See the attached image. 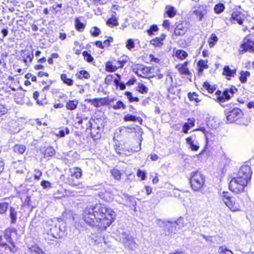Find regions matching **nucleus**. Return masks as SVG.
Listing matches in <instances>:
<instances>
[{"label":"nucleus","mask_w":254,"mask_h":254,"mask_svg":"<svg viewBox=\"0 0 254 254\" xmlns=\"http://www.w3.org/2000/svg\"><path fill=\"white\" fill-rule=\"evenodd\" d=\"M115 216V212L112 209L101 204L87 207L82 213L83 219L87 224L104 229L111 224Z\"/></svg>","instance_id":"1"},{"label":"nucleus","mask_w":254,"mask_h":254,"mask_svg":"<svg viewBox=\"0 0 254 254\" xmlns=\"http://www.w3.org/2000/svg\"><path fill=\"white\" fill-rule=\"evenodd\" d=\"M252 175L250 167L248 165L242 166L237 174V176L230 182L229 188L232 191L239 193L244 191L246 187L250 180Z\"/></svg>","instance_id":"2"},{"label":"nucleus","mask_w":254,"mask_h":254,"mask_svg":"<svg viewBox=\"0 0 254 254\" xmlns=\"http://www.w3.org/2000/svg\"><path fill=\"white\" fill-rule=\"evenodd\" d=\"M158 224L161 226L164 227L163 233L162 235L167 237V239H169L175 235L176 232L184 227L183 219L180 218L175 222L161 221L159 220Z\"/></svg>","instance_id":"3"},{"label":"nucleus","mask_w":254,"mask_h":254,"mask_svg":"<svg viewBox=\"0 0 254 254\" xmlns=\"http://www.w3.org/2000/svg\"><path fill=\"white\" fill-rule=\"evenodd\" d=\"M117 235L119 241L123 244L127 249L134 250L137 247L136 243L134 241L129 231L120 228L117 231Z\"/></svg>","instance_id":"4"},{"label":"nucleus","mask_w":254,"mask_h":254,"mask_svg":"<svg viewBox=\"0 0 254 254\" xmlns=\"http://www.w3.org/2000/svg\"><path fill=\"white\" fill-rule=\"evenodd\" d=\"M191 187L195 190H199L205 183V178L203 175L199 172H194L191 173L190 180Z\"/></svg>","instance_id":"5"},{"label":"nucleus","mask_w":254,"mask_h":254,"mask_svg":"<svg viewBox=\"0 0 254 254\" xmlns=\"http://www.w3.org/2000/svg\"><path fill=\"white\" fill-rule=\"evenodd\" d=\"M221 197L222 201L232 211H237L241 209L239 204L236 202V199L231 197L228 192L223 191L221 194Z\"/></svg>","instance_id":"6"},{"label":"nucleus","mask_w":254,"mask_h":254,"mask_svg":"<svg viewBox=\"0 0 254 254\" xmlns=\"http://www.w3.org/2000/svg\"><path fill=\"white\" fill-rule=\"evenodd\" d=\"M75 124L77 123L79 125H82L83 124L85 126H82V128H85L87 131L88 130H90L91 135H94V132L92 130V119H89L88 117L85 116L84 114H77L75 117Z\"/></svg>","instance_id":"7"},{"label":"nucleus","mask_w":254,"mask_h":254,"mask_svg":"<svg viewBox=\"0 0 254 254\" xmlns=\"http://www.w3.org/2000/svg\"><path fill=\"white\" fill-rule=\"evenodd\" d=\"M247 51L254 52V40H252L248 36L244 38L240 49L242 54Z\"/></svg>","instance_id":"8"},{"label":"nucleus","mask_w":254,"mask_h":254,"mask_svg":"<svg viewBox=\"0 0 254 254\" xmlns=\"http://www.w3.org/2000/svg\"><path fill=\"white\" fill-rule=\"evenodd\" d=\"M141 140L140 141L139 143V146L136 147V148H126V147H123L122 146H118L116 147L115 150L117 153L118 154H124L126 156H128L130 155V154L132 152H135L139 151L141 148Z\"/></svg>","instance_id":"9"},{"label":"nucleus","mask_w":254,"mask_h":254,"mask_svg":"<svg viewBox=\"0 0 254 254\" xmlns=\"http://www.w3.org/2000/svg\"><path fill=\"white\" fill-rule=\"evenodd\" d=\"M242 115V111L239 108H234L226 112V118L230 123L237 121L241 118Z\"/></svg>","instance_id":"10"},{"label":"nucleus","mask_w":254,"mask_h":254,"mask_svg":"<svg viewBox=\"0 0 254 254\" xmlns=\"http://www.w3.org/2000/svg\"><path fill=\"white\" fill-rule=\"evenodd\" d=\"M123 196L125 198V200L120 201L121 202V204L130 207L131 206L134 207L136 205V202L133 197L129 196L127 194H124Z\"/></svg>","instance_id":"11"},{"label":"nucleus","mask_w":254,"mask_h":254,"mask_svg":"<svg viewBox=\"0 0 254 254\" xmlns=\"http://www.w3.org/2000/svg\"><path fill=\"white\" fill-rule=\"evenodd\" d=\"M187 24L179 23L177 24L174 30V33L177 36H182L187 31Z\"/></svg>","instance_id":"12"},{"label":"nucleus","mask_w":254,"mask_h":254,"mask_svg":"<svg viewBox=\"0 0 254 254\" xmlns=\"http://www.w3.org/2000/svg\"><path fill=\"white\" fill-rule=\"evenodd\" d=\"M189 63L184 62L183 64H179L176 65V68L178 69L179 73L182 75H188L190 74V72L187 67Z\"/></svg>","instance_id":"13"},{"label":"nucleus","mask_w":254,"mask_h":254,"mask_svg":"<svg viewBox=\"0 0 254 254\" xmlns=\"http://www.w3.org/2000/svg\"><path fill=\"white\" fill-rule=\"evenodd\" d=\"M71 175H69L65 180V183L68 184L69 185L72 187H76L78 189H81L83 188V185L81 183H80L78 181L75 179Z\"/></svg>","instance_id":"14"},{"label":"nucleus","mask_w":254,"mask_h":254,"mask_svg":"<svg viewBox=\"0 0 254 254\" xmlns=\"http://www.w3.org/2000/svg\"><path fill=\"white\" fill-rule=\"evenodd\" d=\"M4 248L5 250L12 253H15L17 252V248L14 245L12 244V246L7 245L5 242L3 241V238L0 236V247Z\"/></svg>","instance_id":"15"},{"label":"nucleus","mask_w":254,"mask_h":254,"mask_svg":"<svg viewBox=\"0 0 254 254\" xmlns=\"http://www.w3.org/2000/svg\"><path fill=\"white\" fill-rule=\"evenodd\" d=\"M206 12L207 10L205 7L203 6L197 7L196 9L193 11V14L196 16L199 21L202 20L203 16L206 13Z\"/></svg>","instance_id":"16"},{"label":"nucleus","mask_w":254,"mask_h":254,"mask_svg":"<svg viewBox=\"0 0 254 254\" xmlns=\"http://www.w3.org/2000/svg\"><path fill=\"white\" fill-rule=\"evenodd\" d=\"M186 142L190 145V148L192 151H197L199 147L197 142L193 138V136H190L186 138Z\"/></svg>","instance_id":"17"},{"label":"nucleus","mask_w":254,"mask_h":254,"mask_svg":"<svg viewBox=\"0 0 254 254\" xmlns=\"http://www.w3.org/2000/svg\"><path fill=\"white\" fill-rule=\"evenodd\" d=\"M231 20L232 22L234 23L237 22L240 25H241L243 22V16L240 13L234 12L232 14Z\"/></svg>","instance_id":"18"},{"label":"nucleus","mask_w":254,"mask_h":254,"mask_svg":"<svg viewBox=\"0 0 254 254\" xmlns=\"http://www.w3.org/2000/svg\"><path fill=\"white\" fill-rule=\"evenodd\" d=\"M70 175L76 179H80L82 176V170L80 168L75 167L69 169Z\"/></svg>","instance_id":"19"},{"label":"nucleus","mask_w":254,"mask_h":254,"mask_svg":"<svg viewBox=\"0 0 254 254\" xmlns=\"http://www.w3.org/2000/svg\"><path fill=\"white\" fill-rule=\"evenodd\" d=\"M85 101L90 103L92 105L96 107H99L103 106V99L102 98H94V99H87Z\"/></svg>","instance_id":"20"},{"label":"nucleus","mask_w":254,"mask_h":254,"mask_svg":"<svg viewBox=\"0 0 254 254\" xmlns=\"http://www.w3.org/2000/svg\"><path fill=\"white\" fill-rule=\"evenodd\" d=\"M236 74V69H231L229 66L225 65L223 68V74L229 77H234Z\"/></svg>","instance_id":"21"},{"label":"nucleus","mask_w":254,"mask_h":254,"mask_svg":"<svg viewBox=\"0 0 254 254\" xmlns=\"http://www.w3.org/2000/svg\"><path fill=\"white\" fill-rule=\"evenodd\" d=\"M149 72L150 69L148 67H142L140 68H138L136 73L138 76L145 78Z\"/></svg>","instance_id":"22"},{"label":"nucleus","mask_w":254,"mask_h":254,"mask_svg":"<svg viewBox=\"0 0 254 254\" xmlns=\"http://www.w3.org/2000/svg\"><path fill=\"white\" fill-rule=\"evenodd\" d=\"M78 104V101L77 100H69L65 105V107L67 110H75Z\"/></svg>","instance_id":"23"},{"label":"nucleus","mask_w":254,"mask_h":254,"mask_svg":"<svg viewBox=\"0 0 254 254\" xmlns=\"http://www.w3.org/2000/svg\"><path fill=\"white\" fill-rule=\"evenodd\" d=\"M11 229L10 228H7L5 230L3 235L4 238L11 244L10 246H12V244L14 245V243L12 241L11 237Z\"/></svg>","instance_id":"24"},{"label":"nucleus","mask_w":254,"mask_h":254,"mask_svg":"<svg viewBox=\"0 0 254 254\" xmlns=\"http://www.w3.org/2000/svg\"><path fill=\"white\" fill-rule=\"evenodd\" d=\"M25 150V146L22 144H16L13 147V151L18 154H22Z\"/></svg>","instance_id":"25"},{"label":"nucleus","mask_w":254,"mask_h":254,"mask_svg":"<svg viewBox=\"0 0 254 254\" xmlns=\"http://www.w3.org/2000/svg\"><path fill=\"white\" fill-rule=\"evenodd\" d=\"M250 76V72L248 71H241L239 80L242 83H245L247 81V78Z\"/></svg>","instance_id":"26"},{"label":"nucleus","mask_w":254,"mask_h":254,"mask_svg":"<svg viewBox=\"0 0 254 254\" xmlns=\"http://www.w3.org/2000/svg\"><path fill=\"white\" fill-rule=\"evenodd\" d=\"M61 80L68 86H72L73 84V81L67 77L66 74L62 73L61 75Z\"/></svg>","instance_id":"27"},{"label":"nucleus","mask_w":254,"mask_h":254,"mask_svg":"<svg viewBox=\"0 0 254 254\" xmlns=\"http://www.w3.org/2000/svg\"><path fill=\"white\" fill-rule=\"evenodd\" d=\"M75 26L77 30L82 31L85 28V25L82 23L79 18H76L75 20Z\"/></svg>","instance_id":"28"},{"label":"nucleus","mask_w":254,"mask_h":254,"mask_svg":"<svg viewBox=\"0 0 254 254\" xmlns=\"http://www.w3.org/2000/svg\"><path fill=\"white\" fill-rule=\"evenodd\" d=\"M230 98L229 90H225L223 91L222 95L219 97L218 100L220 102H223L225 100H229Z\"/></svg>","instance_id":"29"},{"label":"nucleus","mask_w":254,"mask_h":254,"mask_svg":"<svg viewBox=\"0 0 254 254\" xmlns=\"http://www.w3.org/2000/svg\"><path fill=\"white\" fill-rule=\"evenodd\" d=\"M106 24L110 27L116 26L119 25L118 19L115 17H112L106 21Z\"/></svg>","instance_id":"30"},{"label":"nucleus","mask_w":254,"mask_h":254,"mask_svg":"<svg viewBox=\"0 0 254 254\" xmlns=\"http://www.w3.org/2000/svg\"><path fill=\"white\" fill-rule=\"evenodd\" d=\"M218 37L215 34L212 33L208 40L209 45L210 47H213L216 43L218 41Z\"/></svg>","instance_id":"31"},{"label":"nucleus","mask_w":254,"mask_h":254,"mask_svg":"<svg viewBox=\"0 0 254 254\" xmlns=\"http://www.w3.org/2000/svg\"><path fill=\"white\" fill-rule=\"evenodd\" d=\"M207 61L203 60H200L198 62L197 65L199 67L198 70L199 72H202L203 69H206L208 68V66L207 65Z\"/></svg>","instance_id":"32"},{"label":"nucleus","mask_w":254,"mask_h":254,"mask_svg":"<svg viewBox=\"0 0 254 254\" xmlns=\"http://www.w3.org/2000/svg\"><path fill=\"white\" fill-rule=\"evenodd\" d=\"M10 217L12 223H15L17 220V213L15 209L13 207H10Z\"/></svg>","instance_id":"33"},{"label":"nucleus","mask_w":254,"mask_h":254,"mask_svg":"<svg viewBox=\"0 0 254 254\" xmlns=\"http://www.w3.org/2000/svg\"><path fill=\"white\" fill-rule=\"evenodd\" d=\"M176 56L178 59L183 60L188 56V54L183 50H177L176 53Z\"/></svg>","instance_id":"34"},{"label":"nucleus","mask_w":254,"mask_h":254,"mask_svg":"<svg viewBox=\"0 0 254 254\" xmlns=\"http://www.w3.org/2000/svg\"><path fill=\"white\" fill-rule=\"evenodd\" d=\"M29 251L35 254H46L41 249L36 246H33L30 248Z\"/></svg>","instance_id":"35"},{"label":"nucleus","mask_w":254,"mask_h":254,"mask_svg":"<svg viewBox=\"0 0 254 254\" xmlns=\"http://www.w3.org/2000/svg\"><path fill=\"white\" fill-rule=\"evenodd\" d=\"M106 70L109 72L115 71L117 69L115 65H113L111 62H108L105 65Z\"/></svg>","instance_id":"36"},{"label":"nucleus","mask_w":254,"mask_h":254,"mask_svg":"<svg viewBox=\"0 0 254 254\" xmlns=\"http://www.w3.org/2000/svg\"><path fill=\"white\" fill-rule=\"evenodd\" d=\"M112 176L117 180H120L121 177V173L119 170L117 169H113L111 171Z\"/></svg>","instance_id":"37"},{"label":"nucleus","mask_w":254,"mask_h":254,"mask_svg":"<svg viewBox=\"0 0 254 254\" xmlns=\"http://www.w3.org/2000/svg\"><path fill=\"white\" fill-rule=\"evenodd\" d=\"M125 95L127 96V99L130 102H138L139 99L138 97H134L132 96V93L130 92L127 91L125 92Z\"/></svg>","instance_id":"38"},{"label":"nucleus","mask_w":254,"mask_h":254,"mask_svg":"<svg viewBox=\"0 0 254 254\" xmlns=\"http://www.w3.org/2000/svg\"><path fill=\"white\" fill-rule=\"evenodd\" d=\"M166 9H167L166 12L169 17H172L175 15L176 10L174 7L168 6L166 7Z\"/></svg>","instance_id":"39"},{"label":"nucleus","mask_w":254,"mask_h":254,"mask_svg":"<svg viewBox=\"0 0 254 254\" xmlns=\"http://www.w3.org/2000/svg\"><path fill=\"white\" fill-rule=\"evenodd\" d=\"M138 91L141 94L147 93L148 90V88L142 83H139L137 86Z\"/></svg>","instance_id":"40"},{"label":"nucleus","mask_w":254,"mask_h":254,"mask_svg":"<svg viewBox=\"0 0 254 254\" xmlns=\"http://www.w3.org/2000/svg\"><path fill=\"white\" fill-rule=\"evenodd\" d=\"M218 253L219 254H233L231 251L224 247H220L218 249Z\"/></svg>","instance_id":"41"},{"label":"nucleus","mask_w":254,"mask_h":254,"mask_svg":"<svg viewBox=\"0 0 254 254\" xmlns=\"http://www.w3.org/2000/svg\"><path fill=\"white\" fill-rule=\"evenodd\" d=\"M99 195L103 199L106 201H110L113 199L110 193H109L107 191H106L105 193L103 192L102 195L99 194Z\"/></svg>","instance_id":"42"},{"label":"nucleus","mask_w":254,"mask_h":254,"mask_svg":"<svg viewBox=\"0 0 254 254\" xmlns=\"http://www.w3.org/2000/svg\"><path fill=\"white\" fill-rule=\"evenodd\" d=\"M84 60L88 63H91L93 60V58L87 51H84L82 53Z\"/></svg>","instance_id":"43"},{"label":"nucleus","mask_w":254,"mask_h":254,"mask_svg":"<svg viewBox=\"0 0 254 254\" xmlns=\"http://www.w3.org/2000/svg\"><path fill=\"white\" fill-rule=\"evenodd\" d=\"M126 48L129 50H131L134 48V42L133 39H130L127 40L126 45Z\"/></svg>","instance_id":"44"},{"label":"nucleus","mask_w":254,"mask_h":254,"mask_svg":"<svg viewBox=\"0 0 254 254\" xmlns=\"http://www.w3.org/2000/svg\"><path fill=\"white\" fill-rule=\"evenodd\" d=\"M224 9V5L222 3L216 4L214 7V10L216 13H220Z\"/></svg>","instance_id":"45"},{"label":"nucleus","mask_w":254,"mask_h":254,"mask_svg":"<svg viewBox=\"0 0 254 254\" xmlns=\"http://www.w3.org/2000/svg\"><path fill=\"white\" fill-rule=\"evenodd\" d=\"M8 206V203L4 202H0V214L4 213L7 209Z\"/></svg>","instance_id":"46"},{"label":"nucleus","mask_w":254,"mask_h":254,"mask_svg":"<svg viewBox=\"0 0 254 254\" xmlns=\"http://www.w3.org/2000/svg\"><path fill=\"white\" fill-rule=\"evenodd\" d=\"M113 108L114 109H119L121 108L125 109L126 105L123 103V102L121 101H118L116 102V103L113 105Z\"/></svg>","instance_id":"47"},{"label":"nucleus","mask_w":254,"mask_h":254,"mask_svg":"<svg viewBox=\"0 0 254 254\" xmlns=\"http://www.w3.org/2000/svg\"><path fill=\"white\" fill-rule=\"evenodd\" d=\"M90 32L91 35L95 37L99 36L101 33L100 29L96 27L91 28Z\"/></svg>","instance_id":"48"},{"label":"nucleus","mask_w":254,"mask_h":254,"mask_svg":"<svg viewBox=\"0 0 254 254\" xmlns=\"http://www.w3.org/2000/svg\"><path fill=\"white\" fill-rule=\"evenodd\" d=\"M69 129L67 127H66L65 128V131L64 130H59L56 133V135L58 136L62 137H64L65 136V134H69Z\"/></svg>","instance_id":"49"},{"label":"nucleus","mask_w":254,"mask_h":254,"mask_svg":"<svg viewBox=\"0 0 254 254\" xmlns=\"http://www.w3.org/2000/svg\"><path fill=\"white\" fill-rule=\"evenodd\" d=\"M138 119V117L130 114H127L124 117V120L125 121H136Z\"/></svg>","instance_id":"50"},{"label":"nucleus","mask_w":254,"mask_h":254,"mask_svg":"<svg viewBox=\"0 0 254 254\" xmlns=\"http://www.w3.org/2000/svg\"><path fill=\"white\" fill-rule=\"evenodd\" d=\"M45 154L49 156H53L55 154V149L51 146L48 147L45 150Z\"/></svg>","instance_id":"51"},{"label":"nucleus","mask_w":254,"mask_h":254,"mask_svg":"<svg viewBox=\"0 0 254 254\" xmlns=\"http://www.w3.org/2000/svg\"><path fill=\"white\" fill-rule=\"evenodd\" d=\"M79 75H78L79 78H84L88 79L90 77L89 73L85 70H81L79 72Z\"/></svg>","instance_id":"52"},{"label":"nucleus","mask_w":254,"mask_h":254,"mask_svg":"<svg viewBox=\"0 0 254 254\" xmlns=\"http://www.w3.org/2000/svg\"><path fill=\"white\" fill-rule=\"evenodd\" d=\"M203 86L204 88L207 90L209 93H213L215 90V88H214L213 87H211L207 82H205L203 83Z\"/></svg>","instance_id":"53"},{"label":"nucleus","mask_w":254,"mask_h":254,"mask_svg":"<svg viewBox=\"0 0 254 254\" xmlns=\"http://www.w3.org/2000/svg\"><path fill=\"white\" fill-rule=\"evenodd\" d=\"M151 44L156 47H161L163 45V43L159 41L157 37L151 41Z\"/></svg>","instance_id":"54"},{"label":"nucleus","mask_w":254,"mask_h":254,"mask_svg":"<svg viewBox=\"0 0 254 254\" xmlns=\"http://www.w3.org/2000/svg\"><path fill=\"white\" fill-rule=\"evenodd\" d=\"M158 28L157 25H153L151 26L150 28L147 30V33L149 35L153 34L154 32L158 31Z\"/></svg>","instance_id":"55"},{"label":"nucleus","mask_w":254,"mask_h":254,"mask_svg":"<svg viewBox=\"0 0 254 254\" xmlns=\"http://www.w3.org/2000/svg\"><path fill=\"white\" fill-rule=\"evenodd\" d=\"M35 174L34 175V178L35 180H39L40 179V178L42 175V172L38 169H35L34 170Z\"/></svg>","instance_id":"56"},{"label":"nucleus","mask_w":254,"mask_h":254,"mask_svg":"<svg viewBox=\"0 0 254 254\" xmlns=\"http://www.w3.org/2000/svg\"><path fill=\"white\" fill-rule=\"evenodd\" d=\"M137 176L140 177L141 180H144L146 179V173L145 172L139 169L137 172Z\"/></svg>","instance_id":"57"},{"label":"nucleus","mask_w":254,"mask_h":254,"mask_svg":"<svg viewBox=\"0 0 254 254\" xmlns=\"http://www.w3.org/2000/svg\"><path fill=\"white\" fill-rule=\"evenodd\" d=\"M41 185L44 189L51 188V183L47 181L43 180L41 182Z\"/></svg>","instance_id":"58"},{"label":"nucleus","mask_w":254,"mask_h":254,"mask_svg":"<svg viewBox=\"0 0 254 254\" xmlns=\"http://www.w3.org/2000/svg\"><path fill=\"white\" fill-rule=\"evenodd\" d=\"M59 232L58 233V235L60 237H63L64 235V232L65 231V228L64 225L62 227H61V226H59Z\"/></svg>","instance_id":"59"},{"label":"nucleus","mask_w":254,"mask_h":254,"mask_svg":"<svg viewBox=\"0 0 254 254\" xmlns=\"http://www.w3.org/2000/svg\"><path fill=\"white\" fill-rule=\"evenodd\" d=\"M188 96L190 101H194L196 102H199L200 101V100L196 97V95L195 94H190L189 93Z\"/></svg>","instance_id":"60"},{"label":"nucleus","mask_w":254,"mask_h":254,"mask_svg":"<svg viewBox=\"0 0 254 254\" xmlns=\"http://www.w3.org/2000/svg\"><path fill=\"white\" fill-rule=\"evenodd\" d=\"M113 39L112 38H110L106 40H105L103 43L104 48L106 47H108L110 45V43L112 42Z\"/></svg>","instance_id":"61"},{"label":"nucleus","mask_w":254,"mask_h":254,"mask_svg":"<svg viewBox=\"0 0 254 254\" xmlns=\"http://www.w3.org/2000/svg\"><path fill=\"white\" fill-rule=\"evenodd\" d=\"M190 126L188 125L187 123H185L183 126V131L185 133H188V130L190 129Z\"/></svg>","instance_id":"62"},{"label":"nucleus","mask_w":254,"mask_h":254,"mask_svg":"<svg viewBox=\"0 0 254 254\" xmlns=\"http://www.w3.org/2000/svg\"><path fill=\"white\" fill-rule=\"evenodd\" d=\"M25 78L27 79H30L31 78V80L32 81H36V77L35 75H32L31 73H27L25 76Z\"/></svg>","instance_id":"63"},{"label":"nucleus","mask_w":254,"mask_h":254,"mask_svg":"<svg viewBox=\"0 0 254 254\" xmlns=\"http://www.w3.org/2000/svg\"><path fill=\"white\" fill-rule=\"evenodd\" d=\"M113 75H107L105 79V82L106 84H109L113 80Z\"/></svg>","instance_id":"64"}]
</instances>
